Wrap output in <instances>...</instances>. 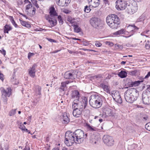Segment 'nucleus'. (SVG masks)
I'll list each match as a JSON object with an SVG mask.
<instances>
[{"label": "nucleus", "instance_id": "nucleus-1", "mask_svg": "<svg viewBox=\"0 0 150 150\" xmlns=\"http://www.w3.org/2000/svg\"><path fill=\"white\" fill-rule=\"evenodd\" d=\"M87 134L84 135L83 132L81 129H77L72 133L70 131L67 132L65 134V144L68 146L72 145L74 142L80 144L83 142L84 139L86 138Z\"/></svg>", "mask_w": 150, "mask_h": 150}, {"label": "nucleus", "instance_id": "nucleus-2", "mask_svg": "<svg viewBox=\"0 0 150 150\" xmlns=\"http://www.w3.org/2000/svg\"><path fill=\"white\" fill-rule=\"evenodd\" d=\"M115 7L118 11L123 10L127 8L128 12L129 13H133L137 11V6L134 7L132 4L127 5V2L125 0H117L115 2Z\"/></svg>", "mask_w": 150, "mask_h": 150}, {"label": "nucleus", "instance_id": "nucleus-3", "mask_svg": "<svg viewBox=\"0 0 150 150\" xmlns=\"http://www.w3.org/2000/svg\"><path fill=\"white\" fill-rule=\"evenodd\" d=\"M139 96L138 91L135 88L128 89L125 93L124 96L127 102L132 103L136 100Z\"/></svg>", "mask_w": 150, "mask_h": 150}, {"label": "nucleus", "instance_id": "nucleus-4", "mask_svg": "<svg viewBox=\"0 0 150 150\" xmlns=\"http://www.w3.org/2000/svg\"><path fill=\"white\" fill-rule=\"evenodd\" d=\"M120 19L117 15L112 14L107 16L106 21L108 25L112 29H116L120 24Z\"/></svg>", "mask_w": 150, "mask_h": 150}, {"label": "nucleus", "instance_id": "nucleus-5", "mask_svg": "<svg viewBox=\"0 0 150 150\" xmlns=\"http://www.w3.org/2000/svg\"><path fill=\"white\" fill-rule=\"evenodd\" d=\"M104 97L96 95H92L90 97L89 103L92 107L98 108L100 107L103 103Z\"/></svg>", "mask_w": 150, "mask_h": 150}, {"label": "nucleus", "instance_id": "nucleus-6", "mask_svg": "<svg viewBox=\"0 0 150 150\" xmlns=\"http://www.w3.org/2000/svg\"><path fill=\"white\" fill-rule=\"evenodd\" d=\"M90 23L91 25L97 29L101 28L103 24L100 18L97 17H93L90 21Z\"/></svg>", "mask_w": 150, "mask_h": 150}, {"label": "nucleus", "instance_id": "nucleus-7", "mask_svg": "<svg viewBox=\"0 0 150 150\" xmlns=\"http://www.w3.org/2000/svg\"><path fill=\"white\" fill-rule=\"evenodd\" d=\"M75 103L77 104V106L79 108L83 110L86 108L88 104L87 98L85 96H83L78 102Z\"/></svg>", "mask_w": 150, "mask_h": 150}, {"label": "nucleus", "instance_id": "nucleus-8", "mask_svg": "<svg viewBox=\"0 0 150 150\" xmlns=\"http://www.w3.org/2000/svg\"><path fill=\"white\" fill-rule=\"evenodd\" d=\"M143 103L145 104H150V91L146 90L143 92L142 94Z\"/></svg>", "mask_w": 150, "mask_h": 150}, {"label": "nucleus", "instance_id": "nucleus-9", "mask_svg": "<svg viewBox=\"0 0 150 150\" xmlns=\"http://www.w3.org/2000/svg\"><path fill=\"white\" fill-rule=\"evenodd\" d=\"M77 72L75 70L67 71L64 74V77L66 79L73 80L75 79Z\"/></svg>", "mask_w": 150, "mask_h": 150}, {"label": "nucleus", "instance_id": "nucleus-10", "mask_svg": "<svg viewBox=\"0 0 150 150\" xmlns=\"http://www.w3.org/2000/svg\"><path fill=\"white\" fill-rule=\"evenodd\" d=\"M77 105L75 103L72 104V107L74 109L73 114L74 117H78L81 115L83 110L81 108H79L77 106Z\"/></svg>", "mask_w": 150, "mask_h": 150}, {"label": "nucleus", "instance_id": "nucleus-11", "mask_svg": "<svg viewBox=\"0 0 150 150\" xmlns=\"http://www.w3.org/2000/svg\"><path fill=\"white\" fill-rule=\"evenodd\" d=\"M71 98L74 99L72 104L75 103L76 102L79 101L80 96L79 92L77 90L73 91L71 94Z\"/></svg>", "mask_w": 150, "mask_h": 150}, {"label": "nucleus", "instance_id": "nucleus-12", "mask_svg": "<svg viewBox=\"0 0 150 150\" xmlns=\"http://www.w3.org/2000/svg\"><path fill=\"white\" fill-rule=\"evenodd\" d=\"M103 140L104 143L108 146H112L114 144V141L112 137L108 135H104Z\"/></svg>", "mask_w": 150, "mask_h": 150}, {"label": "nucleus", "instance_id": "nucleus-13", "mask_svg": "<svg viewBox=\"0 0 150 150\" xmlns=\"http://www.w3.org/2000/svg\"><path fill=\"white\" fill-rule=\"evenodd\" d=\"M126 29L128 30L131 31V33H132L130 34L129 36H124L125 37L127 38L133 35L139 28L134 25H129L127 27Z\"/></svg>", "mask_w": 150, "mask_h": 150}, {"label": "nucleus", "instance_id": "nucleus-14", "mask_svg": "<svg viewBox=\"0 0 150 150\" xmlns=\"http://www.w3.org/2000/svg\"><path fill=\"white\" fill-rule=\"evenodd\" d=\"M112 97L114 100L117 103L121 104L122 103V100L120 94L118 92H115L112 95Z\"/></svg>", "mask_w": 150, "mask_h": 150}, {"label": "nucleus", "instance_id": "nucleus-15", "mask_svg": "<svg viewBox=\"0 0 150 150\" xmlns=\"http://www.w3.org/2000/svg\"><path fill=\"white\" fill-rule=\"evenodd\" d=\"M87 1L89 4L94 8L98 7L100 2V0H87Z\"/></svg>", "mask_w": 150, "mask_h": 150}, {"label": "nucleus", "instance_id": "nucleus-16", "mask_svg": "<svg viewBox=\"0 0 150 150\" xmlns=\"http://www.w3.org/2000/svg\"><path fill=\"white\" fill-rule=\"evenodd\" d=\"M60 120L64 122H70V120L68 114L66 112H63L60 116Z\"/></svg>", "mask_w": 150, "mask_h": 150}, {"label": "nucleus", "instance_id": "nucleus-17", "mask_svg": "<svg viewBox=\"0 0 150 150\" xmlns=\"http://www.w3.org/2000/svg\"><path fill=\"white\" fill-rule=\"evenodd\" d=\"M103 112L105 113V115L107 116H113L114 115V113L112 110L109 108H105Z\"/></svg>", "mask_w": 150, "mask_h": 150}, {"label": "nucleus", "instance_id": "nucleus-18", "mask_svg": "<svg viewBox=\"0 0 150 150\" xmlns=\"http://www.w3.org/2000/svg\"><path fill=\"white\" fill-rule=\"evenodd\" d=\"M100 87L102 88L104 91L108 93L110 92V86L107 85H106L104 83H101L99 85Z\"/></svg>", "mask_w": 150, "mask_h": 150}, {"label": "nucleus", "instance_id": "nucleus-19", "mask_svg": "<svg viewBox=\"0 0 150 150\" xmlns=\"http://www.w3.org/2000/svg\"><path fill=\"white\" fill-rule=\"evenodd\" d=\"M84 126L87 129L91 131H98V129H100V128L99 129L97 128H96V127L91 126L87 123H85Z\"/></svg>", "mask_w": 150, "mask_h": 150}, {"label": "nucleus", "instance_id": "nucleus-20", "mask_svg": "<svg viewBox=\"0 0 150 150\" xmlns=\"http://www.w3.org/2000/svg\"><path fill=\"white\" fill-rule=\"evenodd\" d=\"M11 90L10 88H7L6 89H3L2 90V93L3 95L6 97H9L11 94Z\"/></svg>", "mask_w": 150, "mask_h": 150}, {"label": "nucleus", "instance_id": "nucleus-21", "mask_svg": "<svg viewBox=\"0 0 150 150\" xmlns=\"http://www.w3.org/2000/svg\"><path fill=\"white\" fill-rule=\"evenodd\" d=\"M49 14L52 17L57 16V13L56 12L54 7H51L50 8Z\"/></svg>", "mask_w": 150, "mask_h": 150}, {"label": "nucleus", "instance_id": "nucleus-22", "mask_svg": "<svg viewBox=\"0 0 150 150\" xmlns=\"http://www.w3.org/2000/svg\"><path fill=\"white\" fill-rule=\"evenodd\" d=\"M72 81H69L67 80L66 81L62 82L61 83V85L60 86V89L63 91H64V88H66V85L70 82Z\"/></svg>", "mask_w": 150, "mask_h": 150}, {"label": "nucleus", "instance_id": "nucleus-23", "mask_svg": "<svg viewBox=\"0 0 150 150\" xmlns=\"http://www.w3.org/2000/svg\"><path fill=\"white\" fill-rule=\"evenodd\" d=\"M127 73L125 71L121 70L118 74V76L122 78L126 77L127 76Z\"/></svg>", "mask_w": 150, "mask_h": 150}, {"label": "nucleus", "instance_id": "nucleus-24", "mask_svg": "<svg viewBox=\"0 0 150 150\" xmlns=\"http://www.w3.org/2000/svg\"><path fill=\"white\" fill-rule=\"evenodd\" d=\"M12 29V28L10 25L6 24L4 26V33H8V31L11 30Z\"/></svg>", "mask_w": 150, "mask_h": 150}, {"label": "nucleus", "instance_id": "nucleus-25", "mask_svg": "<svg viewBox=\"0 0 150 150\" xmlns=\"http://www.w3.org/2000/svg\"><path fill=\"white\" fill-rule=\"evenodd\" d=\"M19 20L23 26L27 28H30L31 27V25L28 22L23 21L21 19H19Z\"/></svg>", "mask_w": 150, "mask_h": 150}, {"label": "nucleus", "instance_id": "nucleus-26", "mask_svg": "<svg viewBox=\"0 0 150 150\" xmlns=\"http://www.w3.org/2000/svg\"><path fill=\"white\" fill-rule=\"evenodd\" d=\"M127 33V31H125V30L123 29H122L120 30H118L117 31L115 32L114 33V34L116 35H120V34H127L126 33Z\"/></svg>", "mask_w": 150, "mask_h": 150}, {"label": "nucleus", "instance_id": "nucleus-27", "mask_svg": "<svg viewBox=\"0 0 150 150\" xmlns=\"http://www.w3.org/2000/svg\"><path fill=\"white\" fill-rule=\"evenodd\" d=\"M57 4L59 6H64V0H56Z\"/></svg>", "mask_w": 150, "mask_h": 150}, {"label": "nucleus", "instance_id": "nucleus-28", "mask_svg": "<svg viewBox=\"0 0 150 150\" xmlns=\"http://www.w3.org/2000/svg\"><path fill=\"white\" fill-rule=\"evenodd\" d=\"M74 27V30L75 32L79 33L81 31V29L77 25H72Z\"/></svg>", "mask_w": 150, "mask_h": 150}, {"label": "nucleus", "instance_id": "nucleus-29", "mask_svg": "<svg viewBox=\"0 0 150 150\" xmlns=\"http://www.w3.org/2000/svg\"><path fill=\"white\" fill-rule=\"evenodd\" d=\"M48 22L50 24L51 26L52 27H54L57 24V21L56 20H54V21H53L52 20V18L50 19L49 21H48Z\"/></svg>", "mask_w": 150, "mask_h": 150}, {"label": "nucleus", "instance_id": "nucleus-30", "mask_svg": "<svg viewBox=\"0 0 150 150\" xmlns=\"http://www.w3.org/2000/svg\"><path fill=\"white\" fill-rule=\"evenodd\" d=\"M18 127L19 128L21 129L22 131H23L25 128V127L24 125H26L27 122H24L23 124H22L21 122H18Z\"/></svg>", "mask_w": 150, "mask_h": 150}, {"label": "nucleus", "instance_id": "nucleus-31", "mask_svg": "<svg viewBox=\"0 0 150 150\" xmlns=\"http://www.w3.org/2000/svg\"><path fill=\"white\" fill-rule=\"evenodd\" d=\"M141 116V120H142L143 121H147L149 119L147 115L146 114L142 115Z\"/></svg>", "mask_w": 150, "mask_h": 150}, {"label": "nucleus", "instance_id": "nucleus-32", "mask_svg": "<svg viewBox=\"0 0 150 150\" xmlns=\"http://www.w3.org/2000/svg\"><path fill=\"white\" fill-rule=\"evenodd\" d=\"M142 82V81H132V86H131V87L138 86Z\"/></svg>", "mask_w": 150, "mask_h": 150}, {"label": "nucleus", "instance_id": "nucleus-33", "mask_svg": "<svg viewBox=\"0 0 150 150\" xmlns=\"http://www.w3.org/2000/svg\"><path fill=\"white\" fill-rule=\"evenodd\" d=\"M91 6H90V5H89V6H85L84 10V11L87 13L89 12L91 10V8L90 7Z\"/></svg>", "mask_w": 150, "mask_h": 150}, {"label": "nucleus", "instance_id": "nucleus-34", "mask_svg": "<svg viewBox=\"0 0 150 150\" xmlns=\"http://www.w3.org/2000/svg\"><path fill=\"white\" fill-rule=\"evenodd\" d=\"M57 19L60 25H62L63 24V20L62 17L61 15L58 16Z\"/></svg>", "mask_w": 150, "mask_h": 150}, {"label": "nucleus", "instance_id": "nucleus-35", "mask_svg": "<svg viewBox=\"0 0 150 150\" xmlns=\"http://www.w3.org/2000/svg\"><path fill=\"white\" fill-rule=\"evenodd\" d=\"M91 121H99L100 122H102L103 121V119L101 117L98 116H95L93 120Z\"/></svg>", "mask_w": 150, "mask_h": 150}, {"label": "nucleus", "instance_id": "nucleus-36", "mask_svg": "<svg viewBox=\"0 0 150 150\" xmlns=\"http://www.w3.org/2000/svg\"><path fill=\"white\" fill-rule=\"evenodd\" d=\"M137 147V144H134L131 145H129L128 147V149L129 150H132L136 148Z\"/></svg>", "mask_w": 150, "mask_h": 150}, {"label": "nucleus", "instance_id": "nucleus-37", "mask_svg": "<svg viewBox=\"0 0 150 150\" xmlns=\"http://www.w3.org/2000/svg\"><path fill=\"white\" fill-rule=\"evenodd\" d=\"M35 71H33L30 69H29V74L31 77L34 78L35 76Z\"/></svg>", "mask_w": 150, "mask_h": 150}, {"label": "nucleus", "instance_id": "nucleus-38", "mask_svg": "<svg viewBox=\"0 0 150 150\" xmlns=\"http://www.w3.org/2000/svg\"><path fill=\"white\" fill-rule=\"evenodd\" d=\"M36 93L39 95H41V87L37 86L36 87Z\"/></svg>", "mask_w": 150, "mask_h": 150}, {"label": "nucleus", "instance_id": "nucleus-39", "mask_svg": "<svg viewBox=\"0 0 150 150\" xmlns=\"http://www.w3.org/2000/svg\"><path fill=\"white\" fill-rule=\"evenodd\" d=\"M10 21L11 23H12L13 25L15 26V27L16 28H17L18 27V26L17 25V24L16 23V22L14 20V19L12 17H11V18L10 19Z\"/></svg>", "mask_w": 150, "mask_h": 150}, {"label": "nucleus", "instance_id": "nucleus-40", "mask_svg": "<svg viewBox=\"0 0 150 150\" xmlns=\"http://www.w3.org/2000/svg\"><path fill=\"white\" fill-rule=\"evenodd\" d=\"M137 72V71L136 70H134L129 71V74L132 76H136Z\"/></svg>", "mask_w": 150, "mask_h": 150}, {"label": "nucleus", "instance_id": "nucleus-41", "mask_svg": "<svg viewBox=\"0 0 150 150\" xmlns=\"http://www.w3.org/2000/svg\"><path fill=\"white\" fill-rule=\"evenodd\" d=\"M16 109L12 110L9 113V115L10 116L13 115L16 113Z\"/></svg>", "mask_w": 150, "mask_h": 150}, {"label": "nucleus", "instance_id": "nucleus-42", "mask_svg": "<svg viewBox=\"0 0 150 150\" xmlns=\"http://www.w3.org/2000/svg\"><path fill=\"white\" fill-rule=\"evenodd\" d=\"M145 128L147 130L150 131V122H147L145 125Z\"/></svg>", "mask_w": 150, "mask_h": 150}, {"label": "nucleus", "instance_id": "nucleus-43", "mask_svg": "<svg viewBox=\"0 0 150 150\" xmlns=\"http://www.w3.org/2000/svg\"><path fill=\"white\" fill-rule=\"evenodd\" d=\"M13 80L12 81V83L13 84L15 85H18L19 83V81L17 79H14V78L13 79Z\"/></svg>", "mask_w": 150, "mask_h": 150}, {"label": "nucleus", "instance_id": "nucleus-44", "mask_svg": "<svg viewBox=\"0 0 150 150\" xmlns=\"http://www.w3.org/2000/svg\"><path fill=\"white\" fill-rule=\"evenodd\" d=\"M145 47L146 49L150 48V42L149 41H147L145 45Z\"/></svg>", "mask_w": 150, "mask_h": 150}, {"label": "nucleus", "instance_id": "nucleus-45", "mask_svg": "<svg viewBox=\"0 0 150 150\" xmlns=\"http://www.w3.org/2000/svg\"><path fill=\"white\" fill-rule=\"evenodd\" d=\"M127 84L128 85H129L130 87H131V86H132V80L129 79H127Z\"/></svg>", "mask_w": 150, "mask_h": 150}, {"label": "nucleus", "instance_id": "nucleus-46", "mask_svg": "<svg viewBox=\"0 0 150 150\" xmlns=\"http://www.w3.org/2000/svg\"><path fill=\"white\" fill-rule=\"evenodd\" d=\"M50 16L49 15L46 14L45 16V18L46 19V20L48 21H49L50 19L52 18L50 17Z\"/></svg>", "mask_w": 150, "mask_h": 150}, {"label": "nucleus", "instance_id": "nucleus-47", "mask_svg": "<svg viewBox=\"0 0 150 150\" xmlns=\"http://www.w3.org/2000/svg\"><path fill=\"white\" fill-rule=\"evenodd\" d=\"M46 39L50 42H56V41L54 39L51 38H46Z\"/></svg>", "mask_w": 150, "mask_h": 150}, {"label": "nucleus", "instance_id": "nucleus-48", "mask_svg": "<svg viewBox=\"0 0 150 150\" xmlns=\"http://www.w3.org/2000/svg\"><path fill=\"white\" fill-rule=\"evenodd\" d=\"M74 19L73 18H68L67 21L71 23H73L74 22Z\"/></svg>", "mask_w": 150, "mask_h": 150}, {"label": "nucleus", "instance_id": "nucleus-49", "mask_svg": "<svg viewBox=\"0 0 150 150\" xmlns=\"http://www.w3.org/2000/svg\"><path fill=\"white\" fill-rule=\"evenodd\" d=\"M37 65L35 64H34L32 66V67L30 68V70H33V71H35V67Z\"/></svg>", "mask_w": 150, "mask_h": 150}, {"label": "nucleus", "instance_id": "nucleus-50", "mask_svg": "<svg viewBox=\"0 0 150 150\" xmlns=\"http://www.w3.org/2000/svg\"><path fill=\"white\" fill-rule=\"evenodd\" d=\"M34 53H31V52H29L28 54V59H30V58L33 56V55H34Z\"/></svg>", "mask_w": 150, "mask_h": 150}, {"label": "nucleus", "instance_id": "nucleus-51", "mask_svg": "<svg viewBox=\"0 0 150 150\" xmlns=\"http://www.w3.org/2000/svg\"><path fill=\"white\" fill-rule=\"evenodd\" d=\"M102 44L100 42L98 41H96L95 43V45L98 47H100L101 46Z\"/></svg>", "mask_w": 150, "mask_h": 150}, {"label": "nucleus", "instance_id": "nucleus-52", "mask_svg": "<svg viewBox=\"0 0 150 150\" xmlns=\"http://www.w3.org/2000/svg\"><path fill=\"white\" fill-rule=\"evenodd\" d=\"M32 4H31L30 2H29V4L26 6V9H29L30 8V7H32Z\"/></svg>", "mask_w": 150, "mask_h": 150}, {"label": "nucleus", "instance_id": "nucleus-53", "mask_svg": "<svg viewBox=\"0 0 150 150\" xmlns=\"http://www.w3.org/2000/svg\"><path fill=\"white\" fill-rule=\"evenodd\" d=\"M4 76L3 74L1 73V71H0V79L2 81H3L4 80Z\"/></svg>", "mask_w": 150, "mask_h": 150}, {"label": "nucleus", "instance_id": "nucleus-54", "mask_svg": "<svg viewBox=\"0 0 150 150\" xmlns=\"http://www.w3.org/2000/svg\"><path fill=\"white\" fill-rule=\"evenodd\" d=\"M106 43L108 45L110 46H112L114 45L113 43L110 42L106 41Z\"/></svg>", "mask_w": 150, "mask_h": 150}, {"label": "nucleus", "instance_id": "nucleus-55", "mask_svg": "<svg viewBox=\"0 0 150 150\" xmlns=\"http://www.w3.org/2000/svg\"><path fill=\"white\" fill-rule=\"evenodd\" d=\"M4 56H5V55L6 54V51L3 49H2V50H1V52H0Z\"/></svg>", "mask_w": 150, "mask_h": 150}, {"label": "nucleus", "instance_id": "nucleus-56", "mask_svg": "<svg viewBox=\"0 0 150 150\" xmlns=\"http://www.w3.org/2000/svg\"><path fill=\"white\" fill-rule=\"evenodd\" d=\"M63 11L64 13L66 14L69 13L70 12L69 10L67 9H64Z\"/></svg>", "mask_w": 150, "mask_h": 150}, {"label": "nucleus", "instance_id": "nucleus-57", "mask_svg": "<svg viewBox=\"0 0 150 150\" xmlns=\"http://www.w3.org/2000/svg\"><path fill=\"white\" fill-rule=\"evenodd\" d=\"M115 47H118L119 48L122 49L123 48V46L122 45L118 44H116L115 45Z\"/></svg>", "mask_w": 150, "mask_h": 150}, {"label": "nucleus", "instance_id": "nucleus-58", "mask_svg": "<svg viewBox=\"0 0 150 150\" xmlns=\"http://www.w3.org/2000/svg\"><path fill=\"white\" fill-rule=\"evenodd\" d=\"M70 0H65L64 1V6L66 5V6H67V4L70 3Z\"/></svg>", "mask_w": 150, "mask_h": 150}, {"label": "nucleus", "instance_id": "nucleus-59", "mask_svg": "<svg viewBox=\"0 0 150 150\" xmlns=\"http://www.w3.org/2000/svg\"><path fill=\"white\" fill-rule=\"evenodd\" d=\"M150 76V71L149 72L147 75L145 76L144 79H147Z\"/></svg>", "mask_w": 150, "mask_h": 150}, {"label": "nucleus", "instance_id": "nucleus-60", "mask_svg": "<svg viewBox=\"0 0 150 150\" xmlns=\"http://www.w3.org/2000/svg\"><path fill=\"white\" fill-rule=\"evenodd\" d=\"M32 14L33 15H34L35 13V11H36L35 8L33 7V9L32 10Z\"/></svg>", "mask_w": 150, "mask_h": 150}, {"label": "nucleus", "instance_id": "nucleus-61", "mask_svg": "<svg viewBox=\"0 0 150 150\" xmlns=\"http://www.w3.org/2000/svg\"><path fill=\"white\" fill-rule=\"evenodd\" d=\"M30 147L26 145L23 150H30Z\"/></svg>", "mask_w": 150, "mask_h": 150}, {"label": "nucleus", "instance_id": "nucleus-62", "mask_svg": "<svg viewBox=\"0 0 150 150\" xmlns=\"http://www.w3.org/2000/svg\"><path fill=\"white\" fill-rule=\"evenodd\" d=\"M4 148L5 150H8V144H6L4 145Z\"/></svg>", "mask_w": 150, "mask_h": 150}, {"label": "nucleus", "instance_id": "nucleus-63", "mask_svg": "<svg viewBox=\"0 0 150 150\" xmlns=\"http://www.w3.org/2000/svg\"><path fill=\"white\" fill-rule=\"evenodd\" d=\"M101 77V75H96V76H93V78L94 79H97L98 78H100Z\"/></svg>", "mask_w": 150, "mask_h": 150}, {"label": "nucleus", "instance_id": "nucleus-64", "mask_svg": "<svg viewBox=\"0 0 150 150\" xmlns=\"http://www.w3.org/2000/svg\"><path fill=\"white\" fill-rule=\"evenodd\" d=\"M62 150H74L73 149H68V148H67V147H63Z\"/></svg>", "mask_w": 150, "mask_h": 150}]
</instances>
